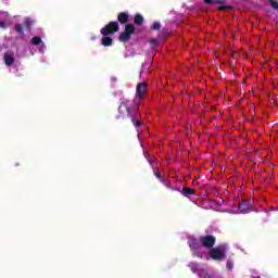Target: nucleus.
Instances as JSON below:
<instances>
[{
  "instance_id": "nucleus-1",
  "label": "nucleus",
  "mask_w": 278,
  "mask_h": 278,
  "mask_svg": "<svg viewBox=\"0 0 278 278\" xmlns=\"http://www.w3.org/2000/svg\"><path fill=\"white\" fill-rule=\"evenodd\" d=\"M139 110L140 105L138 102H136V100L134 103H130L128 100L121 102L116 121H127V118H130L135 127H142L144 122L140 121L141 115Z\"/></svg>"
},
{
  "instance_id": "nucleus-2",
  "label": "nucleus",
  "mask_w": 278,
  "mask_h": 278,
  "mask_svg": "<svg viewBox=\"0 0 278 278\" xmlns=\"http://www.w3.org/2000/svg\"><path fill=\"white\" fill-rule=\"evenodd\" d=\"M118 29V22H111L109 25L104 26L101 29V34L103 36L101 43L103 45V47H112V37L110 36L111 34H116Z\"/></svg>"
},
{
  "instance_id": "nucleus-3",
  "label": "nucleus",
  "mask_w": 278,
  "mask_h": 278,
  "mask_svg": "<svg viewBox=\"0 0 278 278\" xmlns=\"http://www.w3.org/2000/svg\"><path fill=\"white\" fill-rule=\"evenodd\" d=\"M208 255L211 260H214L215 262H223L227 257V254L225 252V245H218L216 248H212L208 251Z\"/></svg>"
},
{
  "instance_id": "nucleus-4",
  "label": "nucleus",
  "mask_w": 278,
  "mask_h": 278,
  "mask_svg": "<svg viewBox=\"0 0 278 278\" xmlns=\"http://www.w3.org/2000/svg\"><path fill=\"white\" fill-rule=\"evenodd\" d=\"M200 242L204 249L211 250L214 249V244H216V237H214V235L202 236L200 237Z\"/></svg>"
},
{
  "instance_id": "nucleus-5",
  "label": "nucleus",
  "mask_w": 278,
  "mask_h": 278,
  "mask_svg": "<svg viewBox=\"0 0 278 278\" xmlns=\"http://www.w3.org/2000/svg\"><path fill=\"white\" fill-rule=\"evenodd\" d=\"M136 31V27L131 24L125 26V31L119 35L121 42H128L131 39V34Z\"/></svg>"
},
{
  "instance_id": "nucleus-6",
  "label": "nucleus",
  "mask_w": 278,
  "mask_h": 278,
  "mask_svg": "<svg viewBox=\"0 0 278 278\" xmlns=\"http://www.w3.org/2000/svg\"><path fill=\"white\" fill-rule=\"evenodd\" d=\"M136 94L139 98V101L147 96V84L139 83L136 88Z\"/></svg>"
},
{
  "instance_id": "nucleus-7",
  "label": "nucleus",
  "mask_w": 278,
  "mask_h": 278,
  "mask_svg": "<svg viewBox=\"0 0 278 278\" xmlns=\"http://www.w3.org/2000/svg\"><path fill=\"white\" fill-rule=\"evenodd\" d=\"M238 210L241 214H249V212H251V201L242 200L238 205Z\"/></svg>"
},
{
  "instance_id": "nucleus-8",
  "label": "nucleus",
  "mask_w": 278,
  "mask_h": 278,
  "mask_svg": "<svg viewBox=\"0 0 278 278\" xmlns=\"http://www.w3.org/2000/svg\"><path fill=\"white\" fill-rule=\"evenodd\" d=\"M199 242L200 240L198 241L197 238H190L188 241L189 249H191V251H199V249H201V243Z\"/></svg>"
},
{
  "instance_id": "nucleus-9",
  "label": "nucleus",
  "mask_w": 278,
  "mask_h": 278,
  "mask_svg": "<svg viewBox=\"0 0 278 278\" xmlns=\"http://www.w3.org/2000/svg\"><path fill=\"white\" fill-rule=\"evenodd\" d=\"M189 268H191L192 273H203L205 267L199 265L198 263H190Z\"/></svg>"
},
{
  "instance_id": "nucleus-10",
  "label": "nucleus",
  "mask_w": 278,
  "mask_h": 278,
  "mask_svg": "<svg viewBox=\"0 0 278 278\" xmlns=\"http://www.w3.org/2000/svg\"><path fill=\"white\" fill-rule=\"evenodd\" d=\"M197 191L193 188L182 187L181 194L182 197H190L192 194H195Z\"/></svg>"
},
{
  "instance_id": "nucleus-11",
  "label": "nucleus",
  "mask_w": 278,
  "mask_h": 278,
  "mask_svg": "<svg viewBox=\"0 0 278 278\" xmlns=\"http://www.w3.org/2000/svg\"><path fill=\"white\" fill-rule=\"evenodd\" d=\"M31 43L35 46L40 45V51H45L46 46H45V42H42V39L40 37H34L31 39Z\"/></svg>"
},
{
  "instance_id": "nucleus-12",
  "label": "nucleus",
  "mask_w": 278,
  "mask_h": 278,
  "mask_svg": "<svg viewBox=\"0 0 278 278\" xmlns=\"http://www.w3.org/2000/svg\"><path fill=\"white\" fill-rule=\"evenodd\" d=\"M5 18H8V14L5 12H0V27L2 29H5V23L3 22Z\"/></svg>"
},
{
  "instance_id": "nucleus-13",
  "label": "nucleus",
  "mask_w": 278,
  "mask_h": 278,
  "mask_svg": "<svg viewBox=\"0 0 278 278\" xmlns=\"http://www.w3.org/2000/svg\"><path fill=\"white\" fill-rule=\"evenodd\" d=\"M118 21L119 23H127L129 21V15L127 13H119L118 14Z\"/></svg>"
},
{
  "instance_id": "nucleus-14",
  "label": "nucleus",
  "mask_w": 278,
  "mask_h": 278,
  "mask_svg": "<svg viewBox=\"0 0 278 278\" xmlns=\"http://www.w3.org/2000/svg\"><path fill=\"white\" fill-rule=\"evenodd\" d=\"M4 62H5L7 66H12V64H14V58H12V55H10V54H5Z\"/></svg>"
},
{
  "instance_id": "nucleus-15",
  "label": "nucleus",
  "mask_w": 278,
  "mask_h": 278,
  "mask_svg": "<svg viewBox=\"0 0 278 278\" xmlns=\"http://www.w3.org/2000/svg\"><path fill=\"white\" fill-rule=\"evenodd\" d=\"M142 23H144V17L142 15H140V14H137L135 16V24L136 25H142Z\"/></svg>"
},
{
  "instance_id": "nucleus-16",
  "label": "nucleus",
  "mask_w": 278,
  "mask_h": 278,
  "mask_svg": "<svg viewBox=\"0 0 278 278\" xmlns=\"http://www.w3.org/2000/svg\"><path fill=\"white\" fill-rule=\"evenodd\" d=\"M153 175L156 177V179H159V181L164 182V177L162 176V174L160 172H157V169H153Z\"/></svg>"
},
{
  "instance_id": "nucleus-17",
  "label": "nucleus",
  "mask_w": 278,
  "mask_h": 278,
  "mask_svg": "<svg viewBox=\"0 0 278 278\" xmlns=\"http://www.w3.org/2000/svg\"><path fill=\"white\" fill-rule=\"evenodd\" d=\"M25 25H26V27H31V25H34V20L27 17V18L25 20Z\"/></svg>"
},
{
  "instance_id": "nucleus-18",
  "label": "nucleus",
  "mask_w": 278,
  "mask_h": 278,
  "mask_svg": "<svg viewBox=\"0 0 278 278\" xmlns=\"http://www.w3.org/2000/svg\"><path fill=\"white\" fill-rule=\"evenodd\" d=\"M269 3H270L271 7L275 8V10H278V2H277V0H269Z\"/></svg>"
},
{
  "instance_id": "nucleus-19",
  "label": "nucleus",
  "mask_w": 278,
  "mask_h": 278,
  "mask_svg": "<svg viewBox=\"0 0 278 278\" xmlns=\"http://www.w3.org/2000/svg\"><path fill=\"white\" fill-rule=\"evenodd\" d=\"M162 27V25H160V23L155 22L153 25H152V29L154 30H157Z\"/></svg>"
},
{
  "instance_id": "nucleus-20",
  "label": "nucleus",
  "mask_w": 278,
  "mask_h": 278,
  "mask_svg": "<svg viewBox=\"0 0 278 278\" xmlns=\"http://www.w3.org/2000/svg\"><path fill=\"white\" fill-rule=\"evenodd\" d=\"M15 30L21 34L23 31V26H21L20 24L15 25Z\"/></svg>"
},
{
  "instance_id": "nucleus-21",
  "label": "nucleus",
  "mask_w": 278,
  "mask_h": 278,
  "mask_svg": "<svg viewBox=\"0 0 278 278\" xmlns=\"http://www.w3.org/2000/svg\"><path fill=\"white\" fill-rule=\"evenodd\" d=\"M226 268H228V270H231L233 268V263L228 261L227 264H226Z\"/></svg>"
},
{
  "instance_id": "nucleus-22",
  "label": "nucleus",
  "mask_w": 278,
  "mask_h": 278,
  "mask_svg": "<svg viewBox=\"0 0 278 278\" xmlns=\"http://www.w3.org/2000/svg\"><path fill=\"white\" fill-rule=\"evenodd\" d=\"M219 10H229V7H227V5H220V7H219Z\"/></svg>"
},
{
  "instance_id": "nucleus-23",
  "label": "nucleus",
  "mask_w": 278,
  "mask_h": 278,
  "mask_svg": "<svg viewBox=\"0 0 278 278\" xmlns=\"http://www.w3.org/2000/svg\"><path fill=\"white\" fill-rule=\"evenodd\" d=\"M204 278H212V276L210 274H206Z\"/></svg>"
},
{
  "instance_id": "nucleus-24",
  "label": "nucleus",
  "mask_w": 278,
  "mask_h": 278,
  "mask_svg": "<svg viewBox=\"0 0 278 278\" xmlns=\"http://www.w3.org/2000/svg\"><path fill=\"white\" fill-rule=\"evenodd\" d=\"M205 3H212V0H205Z\"/></svg>"
},
{
  "instance_id": "nucleus-25",
  "label": "nucleus",
  "mask_w": 278,
  "mask_h": 278,
  "mask_svg": "<svg viewBox=\"0 0 278 278\" xmlns=\"http://www.w3.org/2000/svg\"><path fill=\"white\" fill-rule=\"evenodd\" d=\"M143 68H146V70H147V68H149V65H147V64H146V65H143Z\"/></svg>"
}]
</instances>
